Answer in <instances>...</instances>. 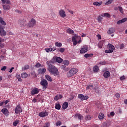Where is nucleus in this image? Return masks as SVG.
Here are the masks:
<instances>
[{
	"label": "nucleus",
	"mask_w": 127,
	"mask_h": 127,
	"mask_svg": "<svg viewBox=\"0 0 127 127\" xmlns=\"http://www.w3.org/2000/svg\"><path fill=\"white\" fill-rule=\"evenodd\" d=\"M1 42H4V39H3V40H0V47L1 48H3V45L1 44Z\"/></svg>",
	"instance_id": "obj_46"
},
{
	"label": "nucleus",
	"mask_w": 127,
	"mask_h": 127,
	"mask_svg": "<svg viewBox=\"0 0 127 127\" xmlns=\"http://www.w3.org/2000/svg\"><path fill=\"white\" fill-rule=\"evenodd\" d=\"M0 35L1 36H5L6 32L4 31V27H0Z\"/></svg>",
	"instance_id": "obj_10"
},
{
	"label": "nucleus",
	"mask_w": 127,
	"mask_h": 127,
	"mask_svg": "<svg viewBox=\"0 0 127 127\" xmlns=\"http://www.w3.org/2000/svg\"><path fill=\"white\" fill-rule=\"evenodd\" d=\"M56 62H58V63H62V62H63V59H61L60 57H57Z\"/></svg>",
	"instance_id": "obj_25"
},
{
	"label": "nucleus",
	"mask_w": 127,
	"mask_h": 127,
	"mask_svg": "<svg viewBox=\"0 0 127 127\" xmlns=\"http://www.w3.org/2000/svg\"><path fill=\"white\" fill-rule=\"evenodd\" d=\"M59 14L61 17L64 18V17H66V14H65V11L64 10L62 9L59 11Z\"/></svg>",
	"instance_id": "obj_13"
},
{
	"label": "nucleus",
	"mask_w": 127,
	"mask_h": 127,
	"mask_svg": "<svg viewBox=\"0 0 127 127\" xmlns=\"http://www.w3.org/2000/svg\"><path fill=\"white\" fill-rule=\"evenodd\" d=\"M92 119V116L91 115H86L85 117L86 121H90Z\"/></svg>",
	"instance_id": "obj_38"
},
{
	"label": "nucleus",
	"mask_w": 127,
	"mask_h": 127,
	"mask_svg": "<svg viewBox=\"0 0 127 127\" xmlns=\"http://www.w3.org/2000/svg\"><path fill=\"white\" fill-rule=\"evenodd\" d=\"M16 78L18 79L19 82H21L22 81V79H21V77L20 75H17Z\"/></svg>",
	"instance_id": "obj_44"
},
{
	"label": "nucleus",
	"mask_w": 127,
	"mask_h": 127,
	"mask_svg": "<svg viewBox=\"0 0 127 127\" xmlns=\"http://www.w3.org/2000/svg\"><path fill=\"white\" fill-rule=\"evenodd\" d=\"M3 8L4 9V10H9V9L10 8V6L8 5V4H3Z\"/></svg>",
	"instance_id": "obj_18"
},
{
	"label": "nucleus",
	"mask_w": 127,
	"mask_h": 127,
	"mask_svg": "<svg viewBox=\"0 0 127 127\" xmlns=\"http://www.w3.org/2000/svg\"><path fill=\"white\" fill-rule=\"evenodd\" d=\"M48 116V113L47 112H42L39 114V116L41 118H44V117H47Z\"/></svg>",
	"instance_id": "obj_11"
},
{
	"label": "nucleus",
	"mask_w": 127,
	"mask_h": 127,
	"mask_svg": "<svg viewBox=\"0 0 127 127\" xmlns=\"http://www.w3.org/2000/svg\"><path fill=\"white\" fill-rule=\"evenodd\" d=\"M115 97L117 99H120V98H121V95L119 93H117L115 94Z\"/></svg>",
	"instance_id": "obj_47"
},
{
	"label": "nucleus",
	"mask_w": 127,
	"mask_h": 127,
	"mask_svg": "<svg viewBox=\"0 0 127 127\" xmlns=\"http://www.w3.org/2000/svg\"><path fill=\"white\" fill-rule=\"evenodd\" d=\"M68 106H69V103H68L67 102H65L63 104L62 109H63V110H66V109L68 108Z\"/></svg>",
	"instance_id": "obj_17"
},
{
	"label": "nucleus",
	"mask_w": 127,
	"mask_h": 127,
	"mask_svg": "<svg viewBox=\"0 0 127 127\" xmlns=\"http://www.w3.org/2000/svg\"><path fill=\"white\" fill-rule=\"evenodd\" d=\"M110 116L111 117H114V116H115V112H111L110 113Z\"/></svg>",
	"instance_id": "obj_60"
},
{
	"label": "nucleus",
	"mask_w": 127,
	"mask_h": 127,
	"mask_svg": "<svg viewBox=\"0 0 127 127\" xmlns=\"http://www.w3.org/2000/svg\"><path fill=\"white\" fill-rule=\"evenodd\" d=\"M103 16L105 17H111V15L109 13H104Z\"/></svg>",
	"instance_id": "obj_40"
},
{
	"label": "nucleus",
	"mask_w": 127,
	"mask_h": 127,
	"mask_svg": "<svg viewBox=\"0 0 127 127\" xmlns=\"http://www.w3.org/2000/svg\"><path fill=\"white\" fill-rule=\"evenodd\" d=\"M21 77L24 78H27L28 74L25 72H23L21 74Z\"/></svg>",
	"instance_id": "obj_24"
},
{
	"label": "nucleus",
	"mask_w": 127,
	"mask_h": 127,
	"mask_svg": "<svg viewBox=\"0 0 127 127\" xmlns=\"http://www.w3.org/2000/svg\"><path fill=\"white\" fill-rule=\"evenodd\" d=\"M45 50L46 51V52H51V51H52V49H51V48H47L45 49Z\"/></svg>",
	"instance_id": "obj_49"
},
{
	"label": "nucleus",
	"mask_w": 127,
	"mask_h": 127,
	"mask_svg": "<svg viewBox=\"0 0 127 127\" xmlns=\"http://www.w3.org/2000/svg\"><path fill=\"white\" fill-rule=\"evenodd\" d=\"M46 72V69L43 68V69L40 68L38 70V74H44Z\"/></svg>",
	"instance_id": "obj_16"
},
{
	"label": "nucleus",
	"mask_w": 127,
	"mask_h": 127,
	"mask_svg": "<svg viewBox=\"0 0 127 127\" xmlns=\"http://www.w3.org/2000/svg\"><path fill=\"white\" fill-rule=\"evenodd\" d=\"M8 103H9V100H6L4 101V103L5 104V105H7V104H8Z\"/></svg>",
	"instance_id": "obj_63"
},
{
	"label": "nucleus",
	"mask_w": 127,
	"mask_h": 127,
	"mask_svg": "<svg viewBox=\"0 0 127 127\" xmlns=\"http://www.w3.org/2000/svg\"><path fill=\"white\" fill-rule=\"evenodd\" d=\"M78 72V69L76 68H71L68 72H67V76L70 77H72L73 75H75Z\"/></svg>",
	"instance_id": "obj_5"
},
{
	"label": "nucleus",
	"mask_w": 127,
	"mask_h": 127,
	"mask_svg": "<svg viewBox=\"0 0 127 127\" xmlns=\"http://www.w3.org/2000/svg\"><path fill=\"white\" fill-rule=\"evenodd\" d=\"M92 90L93 91H95V88H93V85L90 84L88 85L86 87V90Z\"/></svg>",
	"instance_id": "obj_23"
},
{
	"label": "nucleus",
	"mask_w": 127,
	"mask_h": 127,
	"mask_svg": "<svg viewBox=\"0 0 127 127\" xmlns=\"http://www.w3.org/2000/svg\"><path fill=\"white\" fill-rule=\"evenodd\" d=\"M52 49V51H55L56 50V47H54L53 48H51Z\"/></svg>",
	"instance_id": "obj_62"
},
{
	"label": "nucleus",
	"mask_w": 127,
	"mask_h": 127,
	"mask_svg": "<svg viewBox=\"0 0 127 127\" xmlns=\"http://www.w3.org/2000/svg\"><path fill=\"white\" fill-rule=\"evenodd\" d=\"M72 41L74 46H76L77 43L82 42V39H81V37L75 35L72 37Z\"/></svg>",
	"instance_id": "obj_3"
},
{
	"label": "nucleus",
	"mask_w": 127,
	"mask_h": 127,
	"mask_svg": "<svg viewBox=\"0 0 127 127\" xmlns=\"http://www.w3.org/2000/svg\"><path fill=\"white\" fill-rule=\"evenodd\" d=\"M103 76L104 78H106V79L109 78L110 76H111V73H110V71H106L104 73Z\"/></svg>",
	"instance_id": "obj_14"
},
{
	"label": "nucleus",
	"mask_w": 127,
	"mask_h": 127,
	"mask_svg": "<svg viewBox=\"0 0 127 127\" xmlns=\"http://www.w3.org/2000/svg\"><path fill=\"white\" fill-rule=\"evenodd\" d=\"M64 65H65L66 66H68L69 65V61L68 60H65L63 62Z\"/></svg>",
	"instance_id": "obj_41"
},
{
	"label": "nucleus",
	"mask_w": 127,
	"mask_h": 127,
	"mask_svg": "<svg viewBox=\"0 0 127 127\" xmlns=\"http://www.w3.org/2000/svg\"><path fill=\"white\" fill-rule=\"evenodd\" d=\"M105 53H113V52H114V51H113V50L109 49L108 50H105Z\"/></svg>",
	"instance_id": "obj_42"
},
{
	"label": "nucleus",
	"mask_w": 127,
	"mask_h": 127,
	"mask_svg": "<svg viewBox=\"0 0 127 127\" xmlns=\"http://www.w3.org/2000/svg\"><path fill=\"white\" fill-rule=\"evenodd\" d=\"M107 123H104L102 125V127H107Z\"/></svg>",
	"instance_id": "obj_59"
},
{
	"label": "nucleus",
	"mask_w": 127,
	"mask_h": 127,
	"mask_svg": "<svg viewBox=\"0 0 127 127\" xmlns=\"http://www.w3.org/2000/svg\"><path fill=\"white\" fill-rule=\"evenodd\" d=\"M112 2H113V0H108V1H107L106 3H105V4H111V3H112Z\"/></svg>",
	"instance_id": "obj_51"
},
{
	"label": "nucleus",
	"mask_w": 127,
	"mask_h": 127,
	"mask_svg": "<svg viewBox=\"0 0 127 127\" xmlns=\"http://www.w3.org/2000/svg\"><path fill=\"white\" fill-rule=\"evenodd\" d=\"M93 55L92 54H86L84 55V57H85V58H90L92 57Z\"/></svg>",
	"instance_id": "obj_30"
},
{
	"label": "nucleus",
	"mask_w": 127,
	"mask_h": 127,
	"mask_svg": "<svg viewBox=\"0 0 127 127\" xmlns=\"http://www.w3.org/2000/svg\"><path fill=\"white\" fill-rule=\"evenodd\" d=\"M118 8L120 12H121V13H124V9H123V7L122 6H118Z\"/></svg>",
	"instance_id": "obj_43"
},
{
	"label": "nucleus",
	"mask_w": 127,
	"mask_h": 127,
	"mask_svg": "<svg viewBox=\"0 0 127 127\" xmlns=\"http://www.w3.org/2000/svg\"><path fill=\"white\" fill-rule=\"evenodd\" d=\"M116 30L114 28H110L107 31V33L108 34H113V33H115Z\"/></svg>",
	"instance_id": "obj_15"
},
{
	"label": "nucleus",
	"mask_w": 127,
	"mask_h": 127,
	"mask_svg": "<svg viewBox=\"0 0 127 127\" xmlns=\"http://www.w3.org/2000/svg\"><path fill=\"white\" fill-rule=\"evenodd\" d=\"M55 109L56 110H60V109H61V105H60L59 103L56 104Z\"/></svg>",
	"instance_id": "obj_36"
},
{
	"label": "nucleus",
	"mask_w": 127,
	"mask_h": 127,
	"mask_svg": "<svg viewBox=\"0 0 127 127\" xmlns=\"http://www.w3.org/2000/svg\"><path fill=\"white\" fill-rule=\"evenodd\" d=\"M19 123V121H16L13 123V125L14 127H16V126H17L18 124Z\"/></svg>",
	"instance_id": "obj_45"
},
{
	"label": "nucleus",
	"mask_w": 127,
	"mask_h": 127,
	"mask_svg": "<svg viewBox=\"0 0 127 127\" xmlns=\"http://www.w3.org/2000/svg\"><path fill=\"white\" fill-rule=\"evenodd\" d=\"M54 100L55 101H58L59 100V97L58 96V95H57L55 97Z\"/></svg>",
	"instance_id": "obj_57"
},
{
	"label": "nucleus",
	"mask_w": 127,
	"mask_h": 127,
	"mask_svg": "<svg viewBox=\"0 0 127 127\" xmlns=\"http://www.w3.org/2000/svg\"><path fill=\"white\" fill-rule=\"evenodd\" d=\"M66 32L69 34H72V33H74V31L70 28H69L66 30Z\"/></svg>",
	"instance_id": "obj_34"
},
{
	"label": "nucleus",
	"mask_w": 127,
	"mask_h": 127,
	"mask_svg": "<svg viewBox=\"0 0 127 127\" xmlns=\"http://www.w3.org/2000/svg\"><path fill=\"white\" fill-rule=\"evenodd\" d=\"M48 71H49L50 73L52 74V75H54V76H58V75H59L58 69L52 64H49L48 65Z\"/></svg>",
	"instance_id": "obj_2"
},
{
	"label": "nucleus",
	"mask_w": 127,
	"mask_h": 127,
	"mask_svg": "<svg viewBox=\"0 0 127 127\" xmlns=\"http://www.w3.org/2000/svg\"><path fill=\"white\" fill-rule=\"evenodd\" d=\"M60 52H61V53H63V52H64V51H65V49L64 48H60L59 49Z\"/></svg>",
	"instance_id": "obj_48"
},
{
	"label": "nucleus",
	"mask_w": 127,
	"mask_h": 127,
	"mask_svg": "<svg viewBox=\"0 0 127 127\" xmlns=\"http://www.w3.org/2000/svg\"><path fill=\"white\" fill-rule=\"evenodd\" d=\"M108 47H109V48H110V50H113V51H114V50H115V47L111 44H109L108 45Z\"/></svg>",
	"instance_id": "obj_29"
},
{
	"label": "nucleus",
	"mask_w": 127,
	"mask_h": 127,
	"mask_svg": "<svg viewBox=\"0 0 127 127\" xmlns=\"http://www.w3.org/2000/svg\"><path fill=\"white\" fill-rule=\"evenodd\" d=\"M28 69H29V65L28 64L24 65V66L22 68V70H28Z\"/></svg>",
	"instance_id": "obj_39"
},
{
	"label": "nucleus",
	"mask_w": 127,
	"mask_h": 127,
	"mask_svg": "<svg viewBox=\"0 0 127 127\" xmlns=\"http://www.w3.org/2000/svg\"><path fill=\"white\" fill-rule=\"evenodd\" d=\"M120 80L121 81L126 80V76H125V75H123L122 76L120 77Z\"/></svg>",
	"instance_id": "obj_53"
},
{
	"label": "nucleus",
	"mask_w": 127,
	"mask_h": 127,
	"mask_svg": "<svg viewBox=\"0 0 127 127\" xmlns=\"http://www.w3.org/2000/svg\"><path fill=\"white\" fill-rule=\"evenodd\" d=\"M75 117L77 118L78 120H80L81 121V120H82V118H83V116L79 114H77L75 115Z\"/></svg>",
	"instance_id": "obj_27"
},
{
	"label": "nucleus",
	"mask_w": 127,
	"mask_h": 127,
	"mask_svg": "<svg viewBox=\"0 0 127 127\" xmlns=\"http://www.w3.org/2000/svg\"><path fill=\"white\" fill-rule=\"evenodd\" d=\"M14 111L15 114H20V113H22V109H21L20 104L16 106V107L15 108Z\"/></svg>",
	"instance_id": "obj_8"
},
{
	"label": "nucleus",
	"mask_w": 127,
	"mask_h": 127,
	"mask_svg": "<svg viewBox=\"0 0 127 127\" xmlns=\"http://www.w3.org/2000/svg\"><path fill=\"white\" fill-rule=\"evenodd\" d=\"M61 68H62V69H63V70H64L66 68V65L65 64L62 65L61 66Z\"/></svg>",
	"instance_id": "obj_58"
},
{
	"label": "nucleus",
	"mask_w": 127,
	"mask_h": 127,
	"mask_svg": "<svg viewBox=\"0 0 127 127\" xmlns=\"http://www.w3.org/2000/svg\"><path fill=\"white\" fill-rule=\"evenodd\" d=\"M51 62L52 63H55L56 62V57H54L53 59L51 60Z\"/></svg>",
	"instance_id": "obj_50"
},
{
	"label": "nucleus",
	"mask_w": 127,
	"mask_h": 127,
	"mask_svg": "<svg viewBox=\"0 0 127 127\" xmlns=\"http://www.w3.org/2000/svg\"><path fill=\"white\" fill-rule=\"evenodd\" d=\"M61 125H62V123L61 122V121H58V122L56 123V126H57V127H59V126H61Z\"/></svg>",
	"instance_id": "obj_52"
},
{
	"label": "nucleus",
	"mask_w": 127,
	"mask_h": 127,
	"mask_svg": "<svg viewBox=\"0 0 127 127\" xmlns=\"http://www.w3.org/2000/svg\"><path fill=\"white\" fill-rule=\"evenodd\" d=\"M88 51L89 47H88V46H83L80 50V53H81V54H83L88 52Z\"/></svg>",
	"instance_id": "obj_6"
},
{
	"label": "nucleus",
	"mask_w": 127,
	"mask_h": 127,
	"mask_svg": "<svg viewBox=\"0 0 127 127\" xmlns=\"http://www.w3.org/2000/svg\"><path fill=\"white\" fill-rule=\"evenodd\" d=\"M0 23L2 24V25H5L6 24V23L4 21H3V19L2 18H0Z\"/></svg>",
	"instance_id": "obj_35"
},
{
	"label": "nucleus",
	"mask_w": 127,
	"mask_h": 127,
	"mask_svg": "<svg viewBox=\"0 0 127 127\" xmlns=\"http://www.w3.org/2000/svg\"><path fill=\"white\" fill-rule=\"evenodd\" d=\"M3 4H10V1L9 0H1Z\"/></svg>",
	"instance_id": "obj_20"
},
{
	"label": "nucleus",
	"mask_w": 127,
	"mask_h": 127,
	"mask_svg": "<svg viewBox=\"0 0 127 127\" xmlns=\"http://www.w3.org/2000/svg\"><path fill=\"white\" fill-rule=\"evenodd\" d=\"M93 70L94 71V72H98V71H99V66H98L97 65H95L93 68Z\"/></svg>",
	"instance_id": "obj_37"
},
{
	"label": "nucleus",
	"mask_w": 127,
	"mask_h": 127,
	"mask_svg": "<svg viewBox=\"0 0 127 127\" xmlns=\"http://www.w3.org/2000/svg\"><path fill=\"white\" fill-rule=\"evenodd\" d=\"M127 18H124L122 19V20H120L117 22V24H121V23H124V22H126L127 21Z\"/></svg>",
	"instance_id": "obj_19"
},
{
	"label": "nucleus",
	"mask_w": 127,
	"mask_h": 127,
	"mask_svg": "<svg viewBox=\"0 0 127 127\" xmlns=\"http://www.w3.org/2000/svg\"><path fill=\"white\" fill-rule=\"evenodd\" d=\"M31 75L32 78H36V77H37V75H36V73L34 71L31 72Z\"/></svg>",
	"instance_id": "obj_31"
},
{
	"label": "nucleus",
	"mask_w": 127,
	"mask_h": 127,
	"mask_svg": "<svg viewBox=\"0 0 127 127\" xmlns=\"http://www.w3.org/2000/svg\"><path fill=\"white\" fill-rule=\"evenodd\" d=\"M39 89L35 87L33 89H32V91L31 92V96H34V95L36 94H38L39 93Z\"/></svg>",
	"instance_id": "obj_9"
},
{
	"label": "nucleus",
	"mask_w": 127,
	"mask_h": 127,
	"mask_svg": "<svg viewBox=\"0 0 127 127\" xmlns=\"http://www.w3.org/2000/svg\"><path fill=\"white\" fill-rule=\"evenodd\" d=\"M41 66V64L39 63H37L35 65V67H36V68H39V67H40Z\"/></svg>",
	"instance_id": "obj_54"
},
{
	"label": "nucleus",
	"mask_w": 127,
	"mask_h": 127,
	"mask_svg": "<svg viewBox=\"0 0 127 127\" xmlns=\"http://www.w3.org/2000/svg\"><path fill=\"white\" fill-rule=\"evenodd\" d=\"M45 77H46V79L48 81H49L50 82L52 81V78L51 77V76H50V75H46Z\"/></svg>",
	"instance_id": "obj_28"
},
{
	"label": "nucleus",
	"mask_w": 127,
	"mask_h": 127,
	"mask_svg": "<svg viewBox=\"0 0 127 127\" xmlns=\"http://www.w3.org/2000/svg\"><path fill=\"white\" fill-rule=\"evenodd\" d=\"M106 63L105 61H102V62H100L99 63V64H100V65H105Z\"/></svg>",
	"instance_id": "obj_56"
},
{
	"label": "nucleus",
	"mask_w": 127,
	"mask_h": 127,
	"mask_svg": "<svg viewBox=\"0 0 127 127\" xmlns=\"http://www.w3.org/2000/svg\"><path fill=\"white\" fill-rule=\"evenodd\" d=\"M102 3H103L102 1H101V2L95 1L93 2V5H96V6H100V5H101Z\"/></svg>",
	"instance_id": "obj_21"
},
{
	"label": "nucleus",
	"mask_w": 127,
	"mask_h": 127,
	"mask_svg": "<svg viewBox=\"0 0 127 127\" xmlns=\"http://www.w3.org/2000/svg\"><path fill=\"white\" fill-rule=\"evenodd\" d=\"M41 85L43 86V91L44 92L46 90L47 88L48 87V82L46 79H43L41 82Z\"/></svg>",
	"instance_id": "obj_4"
},
{
	"label": "nucleus",
	"mask_w": 127,
	"mask_h": 127,
	"mask_svg": "<svg viewBox=\"0 0 127 127\" xmlns=\"http://www.w3.org/2000/svg\"><path fill=\"white\" fill-rule=\"evenodd\" d=\"M77 98L81 100V101H87L89 99V96L85 95L84 96L83 94H79L78 95Z\"/></svg>",
	"instance_id": "obj_7"
},
{
	"label": "nucleus",
	"mask_w": 127,
	"mask_h": 127,
	"mask_svg": "<svg viewBox=\"0 0 127 127\" xmlns=\"http://www.w3.org/2000/svg\"><path fill=\"white\" fill-rule=\"evenodd\" d=\"M98 118L99 120H103V119L105 118V115H104V113H99Z\"/></svg>",
	"instance_id": "obj_26"
},
{
	"label": "nucleus",
	"mask_w": 127,
	"mask_h": 127,
	"mask_svg": "<svg viewBox=\"0 0 127 127\" xmlns=\"http://www.w3.org/2000/svg\"><path fill=\"white\" fill-rule=\"evenodd\" d=\"M1 112L2 113V114H3V115H5V116H8V114H9L8 110H7L6 108L2 109Z\"/></svg>",
	"instance_id": "obj_12"
},
{
	"label": "nucleus",
	"mask_w": 127,
	"mask_h": 127,
	"mask_svg": "<svg viewBox=\"0 0 127 127\" xmlns=\"http://www.w3.org/2000/svg\"><path fill=\"white\" fill-rule=\"evenodd\" d=\"M59 97V99H62V98H63V96H62V95L60 94L58 95Z\"/></svg>",
	"instance_id": "obj_64"
},
{
	"label": "nucleus",
	"mask_w": 127,
	"mask_h": 127,
	"mask_svg": "<svg viewBox=\"0 0 127 127\" xmlns=\"http://www.w3.org/2000/svg\"><path fill=\"white\" fill-rule=\"evenodd\" d=\"M13 69H14V67H12L10 69V70H9V73H12V70H13Z\"/></svg>",
	"instance_id": "obj_61"
},
{
	"label": "nucleus",
	"mask_w": 127,
	"mask_h": 127,
	"mask_svg": "<svg viewBox=\"0 0 127 127\" xmlns=\"http://www.w3.org/2000/svg\"><path fill=\"white\" fill-rule=\"evenodd\" d=\"M55 46L57 47H62V43H59L58 42H56L55 44Z\"/></svg>",
	"instance_id": "obj_32"
},
{
	"label": "nucleus",
	"mask_w": 127,
	"mask_h": 127,
	"mask_svg": "<svg viewBox=\"0 0 127 127\" xmlns=\"http://www.w3.org/2000/svg\"><path fill=\"white\" fill-rule=\"evenodd\" d=\"M103 16H104V15H101L98 17L97 20H98V22H101V21H102V20H103Z\"/></svg>",
	"instance_id": "obj_33"
},
{
	"label": "nucleus",
	"mask_w": 127,
	"mask_h": 127,
	"mask_svg": "<svg viewBox=\"0 0 127 127\" xmlns=\"http://www.w3.org/2000/svg\"><path fill=\"white\" fill-rule=\"evenodd\" d=\"M26 20L24 19L19 20V23L20 24V27L24 28V27H33L36 23V21L34 18H32L30 21L29 23L26 24Z\"/></svg>",
	"instance_id": "obj_1"
},
{
	"label": "nucleus",
	"mask_w": 127,
	"mask_h": 127,
	"mask_svg": "<svg viewBox=\"0 0 127 127\" xmlns=\"http://www.w3.org/2000/svg\"><path fill=\"white\" fill-rule=\"evenodd\" d=\"M5 70H6V66H2L1 68V71H5Z\"/></svg>",
	"instance_id": "obj_55"
},
{
	"label": "nucleus",
	"mask_w": 127,
	"mask_h": 127,
	"mask_svg": "<svg viewBox=\"0 0 127 127\" xmlns=\"http://www.w3.org/2000/svg\"><path fill=\"white\" fill-rule=\"evenodd\" d=\"M104 43H105L104 41H101L98 43V47L99 48H103V45H104Z\"/></svg>",
	"instance_id": "obj_22"
}]
</instances>
